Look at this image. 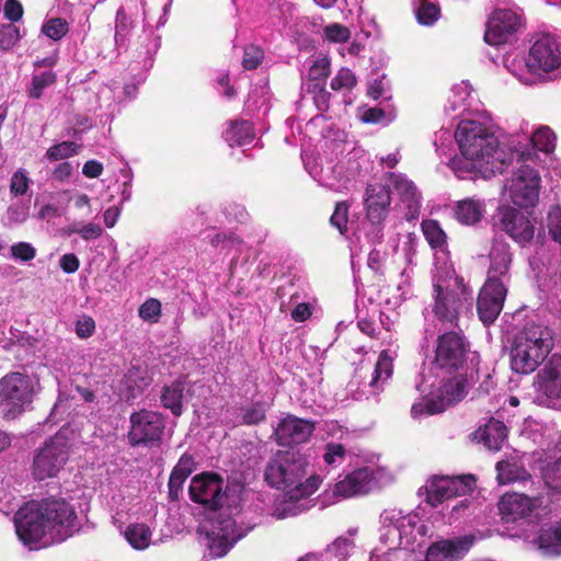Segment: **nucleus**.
Returning <instances> with one entry per match:
<instances>
[{
    "mask_svg": "<svg viewBox=\"0 0 561 561\" xmlns=\"http://www.w3.org/2000/svg\"><path fill=\"white\" fill-rule=\"evenodd\" d=\"M238 486H229L216 472H202L192 478L188 493L193 502L214 515L203 525L207 548L213 558L225 556L243 536L232 518L240 503Z\"/></svg>",
    "mask_w": 561,
    "mask_h": 561,
    "instance_id": "nucleus-1",
    "label": "nucleus"
},
{
    "mask_svg": "<svg viewBox=\"0 0 561 561\" xmlns=\"http://www.w3.org/2000/svg\"><path fill=\"white\" fill-rule=\"evenodd\" d=\"M16 534L25 546L38 543L47 534L53 541H64L80 530L73 505L64 497L32 501L14 515Z\"/></svg>",
    "mask_w": 561,
    "mask_h": 561,
    "instance_id": "nucleus-2",
    "label": "nucleus"
},
{
    "mask_svg": "<svg viewBox=\"0 0 561 561\" xmlns=\"http://www.w3.org/2000/svg\"><path fill=\"white\" fill-rule=\"evenodd\" d=\"M455 137L461 157L455 158L451 165L458 178L466 179L467 174H472L471 179H489L502 173L508 165L506 153L500 148L497 138L481 123L461 122Z\"/></svg>",
    "mask_w": 561,
    "mask_h": 561,
    "instance_id": "nucleus-3",
    "label": "nucleus"
},
{
    "mask_svg": "<svg viewBox=\"0 0 561 561\" xmlns=\"http://www.w3.org/2000/svg\"><path fill=\"white\" fill-rule=\"evenodd\" d=\"M309 461L299 449L278 450L267 462L264 480L278 490L295 489L307 474Z\"/></svg>",
    "mask_w": 561,
    "mask_h": 561,
    "instance_id": "nucleus-4",
    "label": "nucleus"
},
{
    "mask_svg": "<svg viewBox=\"0 0 561 561\" xmlns=\"http://www.w3.org/2000/svg\"><path fill=\"white\" fill-rule=\"evenodd\" d=\"M71 443L68 428L62 427L54 436L46 439L35 450L32 465V474L35 480L42 481L56 477L69 459Z\"/></svg>",
    "mask_w": 561,
    "mask_h": 561,
    "instance_id": "nucleus-5",
    "label": "nucleus"
},
{
    "mask_svg": "<svg viewBox=\"0 0 561 561\" xmlns=\"http://www.w3.org/2000/svg\"><path fill=\"white\" fill-rule=\"evenodd\" d=\"M32 401V381L26 374L11 373L0 379V413L18 417Z\"/></svg>",
    "mask_w": 561,
    "mask_h": 561,
    "instance_id": "nucleus-6",
    "label": "nucleus"
},
{
    "mask_svg": "<svg viewBox=\"0 0 561 561\" xmlns=\"http://www.w3.org/2000/svg\"><path fill=\"white\" fill-rule=\"evenodd\" d=\"M364 207L367 220L371 228L367 238L374 244H379L383 239L385 221L390 213L391 191L390 185L374 183L368 184L365 190Z\"/></svg>",
    "mask_w": 561,
    "mask_h": 561,
    "instance_id": "nucleus-7",
    "label": "nucleus"
},
{
    "mask_svg": "<svg viewBox=\"0 0 561 561\" xmlns=\"http://www.w3.org/2000/svg\"><path fill=\"white\" fill-rule=\"evenodd\" d=\"M456 287H444L437 283L433 285L434 304L432 311L443 323L458 327L459 317L470 299V290L461 280L456 279Z\"/></svg>",
    "mask_w": 561,
    "mask_h": 561,
    "instance_id": "nucleus-8",
    "label": "nucleus"
},
{
    "mask_svg": "<svg viewBox=\"0 0 561 561\" xmlns=\"http://www.w3.org/2000/svg\"><path fill=\"white\" fill-rule=\"evenodd\" d=\"M128 440L131 446L159 447L164 435L167 419L162 413L149 410L133 412L129 416Z\"/></svg>",
    "mask_w": 561,
    "mask_h": 561,
    "instance_id": "nucleus-9",
    "label": "nucleus"
},
{
    "mask_svg": "<svg viewBox=\"0 0 561 561\" xmlns=\"http://www.w3.org/2000/svg\"><path fill=\"white\" fill-rule=\"evenodd\" d=\"M523 28L525 19L522 13L512 9H495L488 18L483 39L490 46H501Z\"/></svg>",
    "mask_w": 561,
    "mask_h": 561,
    "instance_id": "nucleus-10",
    "label": "nucleus"
},
{
    "mask_svg": "<svg viewBox=\"0 0 561 561\" xmlns=\"http://www.w3.org/2000/svg\"><path fill=\"white\" fill-rule=\"evenodd\" d=\"M474 485L476 478L472 474L458 477L436 476L420 489L419 494L422 495L424 490L426 503L436 507L446 500L471 492Z\"/></svg>",
    "mask_w": 561,
    "mask_h": 561,
    "instance_id": "nucleus-11",
    "label": "nucleus"
},
{
    "mask_svg": "<svg viewBox=\"0 0 561 561\" xmlns=\"http://www.w3.org/2000/svg\"><path fill=\"white\" fill-rule=\"evenodd\" d=\"M526 66L531 73H549L561 68V45L550 34H539L535 37L526 59Z\"/></svg>",
    "mask_w": 561,
    "mask_h": 561,
    "instance_id": "nucleus-12",
    "label": "nucleus"
},
{
    "mask_svg": "<svg viewBox=\"0 0 561 561\" xmlns=\"http://www.w3.org/2000/svg\"><path fill=\"white\" fill-rule=\"evenodd\" d=\"M540 175L528 164H522L511 180L510 197L519 208L534 207L539 199Z\"/></svg>",
    "mask_w": 561,
    "mask_h": 561,
    "instance_id": "nucleus-13",
    "label": "nucleus"
},
{
    "mask_svg": "<svg viewBox=\"0 0 561 561\" xmlns=\"http://www.w3.org/2000/svg\"><path fill=\"white\" fill-rule=\"evenodd\" d=\"M497 226L520 247L529 244L535 236V226L529 217L513 206L499 207Z\"/></svg>",
    "mask_w": 561,
    "mask_h": 561,
    "instance_id": "nucleus-14",
    "label": "nucleus"
},
{
    "mask_svg": "<svg viewBox=\"0 0 561 561\" xmlns=\"http://www.w3.org/2000/svg\"><path fill=\"white\" fill-rule=\"evenodd\" d=\"M152 381L153 376L148 365L138 359H134L118 383L117 394L122 401L134 404L144 397Z\"/></svg>",
    "mask_w": 561,
    "mask_h": 561,
    "instance_id": "nucleus-15",
    "label": "nucleus"
},
{
    "mask_svg": "<svg viewBox=\"0 0 561 561\" xmlns=\"http://www.w3.org/2000/svg\"><path fill=\"white\" fill-rule=\"evenodd\" d=\"M507 285L486 279L477 298V312L483 324H492L500 316L507 296Z\"/></svg>",
    "mask_w": 561,
    "mask_h": 561,
    "instance_id": "nucleus-16",
    "label": "nucleus"
},
{
    "mask_svg": "<svg viewBox=\"0 0 561 561\" xmlns=\"http://www.w3.org/2000/svg\"><path fill=\"white\" fill-rule=\"evenodd\" d=\"M556 334L549 327L528 323L513 339L511 351H552Z\"/></svg>",
    "mask_w": 561,
    "mask_h": 561,
    "instance_id": "nucleus-17",
    "label": "nucleus"
},
{
    "mask_svg": "<svg viewBox=\"0 0 561 561\" xmlns=\"http://www.w3.org/2000/svg\"><path fill=\"white\" fill-rule=\"evenodd\" d=\"M426 359L430 373L440 380L468 376L469 364L465 353H430Z\"/></svg>",
    "mask_w": 561,
    "mask_h": 561,
    "instance_id": "nucleus-18",
    "label": "nucleus"
},
{
    "mask_svg": "<svg viewBox=\"0 0 561 561\" xmlns=\"http://www.w3.org/2000/svg\"><path fill=\"white\" fill-rule=\"evenodd\" d=\"M468 376L451 377L442 380L436 398H432L426 402V411L428 414L440 413L447 407L461 401L467 394Z\"/></svg>",
    "mask_w": 561,
    "mask_h": 561,
    "instance_id": "nucleus-19",
    "label": "nucleus"
},
{
    "mask_svg": "<svg viewBox=\"0 0 561 561\" xmlns=\"http://www.w3.org/2000/svg\"><path fill=\"white\" fill-rule=\"evenodd\" d=\"M313 431V422L287 415L279 421L274 435L278 445L293 446L306 443Z\"/></svg>",
    "mask_w": 561,
    "mask_h": 561,
    "instance_id": "nucleus-20",
    "label": "nucleus"
},
{
    "mask_svg": "<svg viewBox=\"0 0 561 561\" xmlns=\"http://www.w3.org/2000/svg\"><path fill=\"white\" fill-rule=\"evenodd\" d=\"M537 378L541 396L561 399V353H552Z\"/></svg>",
    "mask_w": 561,
    "mask_h": 561,
    "instance_id": "nucleus-21",
    "label": "nucleus"
},
{
    "mask_svg": "<svg viewBox=\"0 0 561 561\" xmlns=\"http://www.w3.org/2000/svg\"><path fill=\"white\" fill-rule=\"evenodd\" d=\"M490 267L488 271L486 279H492L496 283H507L511 279L510 266L512 263V253L510 245L504 241L495 240L490 251Z\"/></svg>",
    "mask_w": 561,
    "mask_h": 561,
    "instance_id": "nucleus-22",
    "label": "nucleus"
},
{
    "mask_svg": "<svg viewBox=\"0 0 561 561\" xmlns=\"http://www.w3.org/2000/svg\"><path fill=\"white\" fill-rule=\"evenodd\" d=\"M375 484L373 471L368 467L348 473L335 484L334 493L344 497L368 493Z\"/></svg>",
    "mask_w": 561,
    "mask_h": 561,
    "instance_id": "nucleus-23",
    "label": "nucleus"
},
{
    "mask_svg": "<svg viewBox=\"0 0 561 561\" xmlns=\"http://www.w3.org/2000/svg\"><path fill=\"white\" fill-rule=\"evenodd\" d=\"M534 506V500L522 493H506L499 502L500 514L506 523L526 517Z\"/></svg>",
    "mask_w": 561,
    "mask_h": 561,
    "instance_id": "nucleus-24",
    "label": "nucleus"
},
{
    "mask_svg": "<svg viewBox=\"0 0 561 561\" xmlns=\"http://www.w3.org/2000/svg\"><path fill=\"white\" fill-rule=\"evenodd\" d=\"M472 543L473 538L467 536L437 542L430 547L427 561H456L470 549Z\"/></svg>",
    "mask_w": 561,
    "mask_h": 561,
    "instance_id": "nucleus-25",
    "label": "nucleus"
},
{
    "mask_svg": "<svg viewBox=\"0 0 561 561\" xmlns=\"http://www.w3.org/2000/svg\"><path fill=\"white\" fill-rule=\"evenodd\" d=\"M187 376H181L170 385L163 386L160 401L163 408L169 409L174 416L183 413V400L190 393Z\"/></svg>",
    "mask_w": 561,
    "mask_h": 561,
    "instance_id": "nucleus-26",
    "label": "nucleus"
},
{
    "mask_svg": "<svg viewBox=\"0 0 561 561\" xmlns=\"http://www.w3.org/2000/svg\"><path fill=\"white\" fill-rule=\"evenodd\" d=\"M380 523L396 525L402 545L409 546L414 541L412 534L417 524L416 515L403 514L402 511L388 508L381 513Z\"/></svg>",
    "mask_w": 561,
    "mask_h": 561,
    "instance_id": "nucleus-27",
    "label": "nucleus"
},
{
    "mask_svg": "<svg viewBox=\"0 0 561 561\" xmlns=\"http://www.w3.org/2000/svg\"><path fill=\"white\" fill-rule=\"evenodd\" d=\"M194 469V459L187 453L183 454L176 466L173 468L169 479V497L171 501L179 500L183 483Z\"/></svg>",
    "mask_w": 561,
    "mask_h": 561,
    "instance_id": "nucleus-28",
    "label": "nucleus"
},
{
    "mask_svg": "<svg viewBox=\"0 0 561 561\" xmlns=\"http://www.w3.org/2000/svg\"><path fill=\"white\" fill-rule=\"evenodd\" d=\"M484 214V203L480 199L465 198L457 202L455 218L462 225L478 224Z\"/></svg>",
    "mask_w": 561,
    "mask_h": 561,
    "instance_id": "nucleus-29",
    "label": "nucleus"
},
{
    "mask_svg": "<svg viewBox=\"0 0 561 561\" xmlns=\"http://www.w3.org/2000/svg\"><path fill=\"white\" fill-rule=\"evenodd\" d=\"M387 179L394 192L400 196V199L407 203L409 208L417 206L420 194L412 181L408 180L403 174L394 172H388Z\"/></svg>",
    "mask_w": 561,
    "mask_h": 561,
    "instance_id": "nucleus-30",
    "label": "nucleus"
},
{
    "mask_svg": "<svg viewBox=\"0 0 561 561\" xmlns=\"http://www.w3.org/2000/svg\"><path fill=\"white\" fill-rule=\"evenodd\" d=\"M536 542L540 550L548 556H561V531L557 523L541 526Z\"/></svg>",
    "mask_w": 561,
    "mask_h": 561,
    "instance_id": "nucleus-31",
    "label": "nucleus"
},
{
    "mask_svg": "<svg viewBox=\"0 0 561 561\" xmlns=\"http://www.w3.org/2000/svg\"><path fill=\"white\" fill-rule=\"evenodd\" d=\"M224 137L230 147L248 145L254 138L253 125L244 119L232 121Z\"/></svg>",
    "mask_w": 561,
    "mask_h": 561,
    "instance_id": "nucleus-32",
    "label": "nucleus"
},
{
    "mask_svg": "<svg viewBox=\"0 0 561 561\" xmlns=\"http://www.w3.org/2000/svg\"><path fill=\"white\" fill-rule=\"evenodd\" d=\"M480 437L490 450H500L507 437L506 425L499 420L491 419L484 426L480 428Z\"/></svg>",
    "mask_w": 561,
    "mask_h": 561,
    "instance_id": "nucleus-33",
    "label": "nucleus"
},
{
    "mask_svg": "<svg viewBox=\"0 0 561 561\" xmlns=\"http://www.w3.org/2000/svg\"><path fill=\"white\" fill-rule=\"evenodd\" d=\"M511 367L517 374H530L545 363L550 353H510Z\"/></svg>",
    "mask_w": 561,
    "mask_h": 561,
    "instance_id": "nucleus-34",
    "label": "nucleus"
},
{
    "mask_svg": "<svg viewBox=\"0 0 561 561\" xmlns=\"http://www.w3.org/2000/svg\"><path fill=\"white\" fill-rule=\"evenodd\" d=\"M541 477L550 490L561 493V455L550 456L543 461Z\"/></svg>",
    "mask_w": 561,
    "mask_h": 561,
    "instance_id": "nucleus-35",
    "label": "nucleus"
},
{
    "mask_svg": "<svg viewBox=\"0 0 561 561\" xmlns=\"http://www.w3.org/2000/svg\"><path fill=\"white\" fill-rule=\"evenodd\" d=\"M469 347L470 343L461 331H450L438 335L435 351H467Z\"/></svg>",
    "mask_w": 561,
    "mask_h": 561,
    "instance_id": "nucleus-36",
    "label": "nucleus"
},
{
    "mask_svg": "<svg viewBox=\"0 0 561 561\" xmlns=\"http://www.w3.org/2000/svg\"><path fill=\"white\" fill-rule=\"evenodd\" d=\"M125 537L133 548L142 550L150 543L151 530L146 524H133L127 527Z\"/></svg>",
    "mask_w": 561,
    "mask_h": 561,
    "instance_id": "nucleus-37",
    "label": "nucleus"
},
{
    "mask_svg": "<svg viewBox=\"0 0 561 561\" xmlns=\"http://www.w3.org/2000/svg\"><path fill=\"white\" fill-rule=\"evenodd\" d=\"M416 21L424 26H432L440 18V7L438 2L432 0H420L415 10Z\"/></svg>",
    "mask_w": 561,
    "mask_h": 561,
    "instance_id": "nucleus-38",
    "label": "nucleus"
},
{
    "mask_svg": "<svg viewBox=\"0 0 561 561\" xmlns=\"http://www.w3.org/2000/svg\"><path fill=\"white\" fill-rule=\"evenodd\" d=\"M556 134L548 126L539 127L531 137L533 147L541 152L551 153L556 148Z\"/></svg>",
    "mask_w": 561,
    "mask_h": 561,
    "instance_id": "nucleus-39",
    "label": "nucleus"
},
{
    "mask_svg": "<svg viewBox=\"0 0 561 561\" xmlns=\"http://www.w3.org/2000/svg\"><path fill=\"white\" fill-rule=\"evenodd\" d=\"M422 231L431 248L440 249L446 244V233L436 220H424Z\"/></svg>",
    "mask_w": 561,
    "mask_h": 561,
    "instance_id": "nucleus-40",
    "label": "nucleus"
},
{
    "mask_svg": "<svg viewBox=\"0 0 561 561\" xmlns=\"http://www.w3.org/2000/svg\"><path fill=\"white\" fill-rule=\"evenodd\" d=\"M393 373V357L388 353H379L378 360L375 365L374 376L370 381L371 387H377L378 382L388 380Z\"/></svg>",
    "mask_w": 561,
    "mask_h": 561,
    "instance_id": "nucleus-41",
    "label": "nucleus"
},
{
    "mask_svg": "<svg viewBox=\"0 0 561 561\" xmlns=\"http://www.w3.org/2000/svg\"><path fill=\"white\" fill-rule=\"evenodd\" d=\"M80 148L81 146L77 142L66 140L48 148L45 156L50 161H58L78 154Z\"/></svg>",
    "mask_w": 561,
    "mask_h": 561,
    "instance_id": "nucleus-42",
    "label": "nucleus"
},
{
    "mask_svg": "<svg viewBox=\"0 0 561 561\" xmlns=\"http://www.w3.org/2000/svg\"><path fill=\"white\" fill-rule=\"evenodd\" d=\"M57 76L53 71H44L32 77V85L28 89V96L38 100L43 95V90L56 82Z\"/></svg>",
    "mask_w": 561,
    "mask_h": 561,
    "instance_id": "nucleus-43",
    "label": "nucleus"
},
{
    "mask_svg": "<svg viewBox=\"0 0 561 561\" xmlns=\"http://www.w3.org/2000/svg\"><path fill=\"white\" fill-rule=\"evenodd\" d=\"M69 32V24L62 18H53L42 25V33L53 41H60Z\"/></svg>",
    "mask_w": 561,
    "mask_h": 561,
    "instance_id": "nucleus-44",
    "label": "nucleus"
},
{
    "mask_svg": "<svg viewBox=\"0 0 561 561\" xmlns=\"http://www.w3.org/2000/svg\"><path fill=\"white\" fill-rule=\"evenodd\" d=\"M356 85L357 78L348 68H341L330 82V88L333 91H352Z\"/></svg>",
    "mask_w": 561,
    "mask_h": 561,
    "instance_id": "nucleus-45",
    "label": "nucleus"
},
{
    "mask_svg": "<svg viewBox=\"0 0 561 561\" xmlns=\"http://www.w3.org/2000/svg\"><path fill=\"white\" fill-rule=\"evenodd\" d=\"M550 238L561 244V205L549 208L546 222Z\"/></svg>",
    "mask_w": 561,
    "mask_h": 561,
    "instance_id": "nucleus-46",
    "label": "nucleus"
},
{
    "mask_svg": "<svg viewBox=\"0 0 561 561\" xmlns=\"http://www.w3.org/2000/svg\"><path fill=\"white\" fill-rule=\"evenodd\" d=\"M350 204L339 202L335 204L334 211L330 217V225L336 228L341 234L347 231Z\"/></svg>",
    "mask_w": 561,
    "mask_h": 561,
    "instance_id": "nucleus-47",
    "label": "nucleus"
},
{
    "mask_svg": "<svg viewBox=\"0 0 561 561\" xmlns=\"http://www.w3.org/2000/svg\"><path fill=\"white\" fill-rule=\"evenodd\" d=\"M19 27L13 23L0 24V48L9 50L20 41Z\"/></svg>",
    "mask_w": 561,
    "mask_h": 561,
    "instance_id": "nucleus-48",
    "label": "nucleus"
},
{
    "mask_svg": "<svg viewBox=\"0 0 561 561\" xmlns=\"http://www.w3.org/2000/svg\"><path fill=\"white\" fill-rule=\"evenodd\" d=\"M323 36L331 43H346L351 38V31L343 24L330 23L324 26Z\"/></svg>",
    "mask_w": 561,
    "mask_h": 561,
    "instance_id": "nucleus-49",
    "label": "nucleus"
},
{
    "mask_svg": "<svg viewBox=\"0 0 561 561\" xmlns=\"http://www.w3.org/2000/svg\"><path fill=\"white\" fill-rule=\"evenodd\" d=\"M331 73V62L328 57H321L311 65L308 79L309 81H327Z\"/></svg>",
    "mask_w": 561,
    "mask_h": 561,
    "instance_id": "nucleus-50",
    "label": "nucleus"
},
{
    "mask_svg": "<svg viewBox=\"0 0 561 561\" xmlns=\"http://www.w3.org/2000/svg\"><path fill=\"white\" fill-rule=\"evenodd\" d=\"M264 51L262 48L255 45H251L244 48L242 67L245 70L256 69L263 61Z\"/></svg>",
    "mask_w": 561,
    "mask_h": 561,
    "instance_id": "nucleus-51",
    "label": "nucleus"
},
{
    "mask_svg": "<svg viewBox=\"0 0 561 561\" xmlns=\"http://www.w3.org/2000/svg\"><path fill=\"white\" fill-rule=\"evenodd\" d=\"M161 313V304L158 299L149 298L139 308V317L146 321L157 322Z\"/></svg>",
    "mask_w": 561,
    "mask_h": 561,
    "instance_id": "nucleus-52",
    "label": "nucleus"
},
{
    "mask_svg": "<svg viewBox=\"0 0 561 561\" xmlns=\"http://www.w3.org/2000/svg\"><path fill=\"white\" fill-rule=\"evenodd\" d=\"M352 547L353 542L350 539L339 537L332 545L327 548L325 554H333L335 558H337V561H343L348 556Z\"/></svg>",
    "mask_w": 561,
    "mask_h": 561,
    "instance_id": "nucleus-53",
    "label": "nucleus"
},
{
    "mask_svg": "<svg viewBox=\"0 0 561 561\" xmlns=\"http://www.w3.org/2000/svg\"><path fill=\"white\" fill-rule=\"evenodd\" d=\"M321 483V479L319 476L312 474L304 482L298 481L293 492H295V497H306L316 492Z\"/></svg>",
    "mask_w": 561,
    "mask_h": 561,
    "instance_id": "nucleus-54",
    "label": "nucleus"
},
{
    "mask_svg": "<svg viewBox=\"0 0 561 561\" xmlns=\"http://www.w3.org/2000/svg\"><path fill=\"white\" fill-rule=\"evenodd\" d=\"M345 453L346 450L343 445L336 443H328L325 445L323 460L329 466L341 463L345 458Z\"/></svg>",
    "mask_w": 561,
    "mask_h": 561,
    "instance_id": "nucleus-55",
    "label": "nucleus"
},
{
    "mask_svg": "<svg viewBox=\"0 0 561 561\" xmlns=\"http://www.w3.org/2000/svg\"><path fill=\"white\" fill-rule=\"evenodd\" d=\"M379 539L383 545L388 546L389 549L402 546L396 525L381 524Z\"/></svg>",
    "mask_w": 561,
    "mask_h": 561,
    "instance_id": "nucleus-56",
    "label": "nucleus"
},
{
    "mask_svg": "<svg viewBox=\"0 0 561 561\" xmlns=\"http://www.w3.org/2000/svg\"><path fill=\"white\" fill-rule=\"evenodd\" d=\"M10 253L15 260L28 262L36 256V249L28 242H18L11 245Z\"/></svg>",
    "mask_w": 561,
    "mask_h": 561,
    "instance_id": "nucleus-57",
    "label": "nucleus"
},
{
    "mask_svg": "<svg viewBox=\"0 0 561 561\" xmlns=\"http://www.w3.org/2000/svg\"><path fill=\"white\" fill-rule=\"evenodd\" d=\"M265 417V409L262 404H254L242 410V422L247 425H256Z\"/></svg>",
    "mask_w": 561,
    "mask_h": 561,
    "instance_id": "nucleus-58",
    "label": "nucleus"
},
{
    "mask_svg": "<svg viewBox=\"0 0 561 561\" xmlns=\"http://www.w3.org/2000/svg\"><path fill=\"white\" fill-rule=\"evenodd\" d=\"M496 468L499 470L497 478L501 481V483L512 482L518 479H525L526 476H529L525 470H522V474H516L515 471H517L518 468L510 463L503 466L501 462H499L496 465Z\"/></svg>",
    "mask_w": 561,
    "mask_h": 561,
    "instance_id": "nucleus-59",
    "label": "nucleus"
},
{
    "mask_svg": "<svg viewBox=\"0 0 561 561\" xmlns=\"http://www.w3.org/2000/svg\"><path fill=\"white\" fill-rule=\"evenodd\" d=\"M28 188V178L25 172L16 171L12 178L10 183L11 193L15 196H21L26 193Z\"/></svg>",
    "mask_w": 561,
    "mask_h": 561,
    "instance_id": "nucleus-60",
    "label": "nucleus"
},
{
    "mask_svg": "<svg viewBox=\"0 0 561 561\" xmlns=\"http://www.w3.org/2000/svg\"><path fill=\"white\" fill-rule=\"evenodd\" d=\"M23 7L19 0H7L3 8V14L11 23L20 21L23 16Z\"/></svg>",
    "mask_w": 561,
    "mask_h": 561,
    "instance_id": "nucleus-61",
    "label": "nucleus"
},
{
    "mask_svg": "<svg viewBox=\"0 0 561 561\" xmlns=\"http://www.w3.org/2000/svg\"><path fill=\"white\" fill-rule=\"evenodd\" d=\"M131 28V20L125 12L124 8H119L116 12L115 19V38L118 41V36L123 37Z\"/></svg>",
    "mask_w": 561,
    "mask_h": 561,
    "instance_id": "nucleus-62",
    "label": "nucleus"
},
{
    "mask_svg": "<svg viewBox=\"0 0 561 561\" xmlns=\"http://www.w3.org/2000/svg\"><path fill=\"white\" fill-rule=\"evenodd\" d=\"M95 322L93 318L83 316L76 323V333L79 337H89L93 334Z\"/></svg>",
    "mask_w": 561,
    "mask_h": 561,
    "instance_id": "nucleus-63",
    "label": "nucleus"
},
{
    "mask_svg": "<svg viewBox=\"0 0 561 561\" xmlns=\"http://www.w3.org/2000/svg\"><path fill=\"white\" fill-rule=\"evenodd\" d=\"M67 409V403H65L61 399H58L51 408L49 415L45 420V423H49L51 425L58 424L64 420V415L66 414Z\"/></svg>",
    "mask_w": 561,
    "mask_h": 561,
    "instance_id": "nucleus-64",
    "label": "nucleus"
}]
</instances>
